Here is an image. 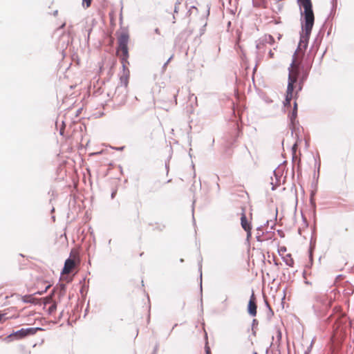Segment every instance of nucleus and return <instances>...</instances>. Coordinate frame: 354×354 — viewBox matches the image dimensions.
I'll list each match as a JSON object with an SVG mask.
<instances>
[{"label": "nucleus", "mask_w": 354, "mask_h": 354, "mask_svg": "<svg viewBox=\"0 0 354 354\" xmlns=\"http://www.w3.org/2000/svg\"><path fill=\"white\" fill-rule=\"evenodd\" d=\"M263 46L264 44L263 43V41H261V38L256 41V48L258 50H260Z\"/></svg>", "instance_id": "nucleus-14"}, {"label": "nucleus", "mask_w": 354, "mask_h": 354, "mask_svg": "<svg viewBox=\"0 0 354 354\" xmlns=\"http://www.w3.org/2000/svg\"><path fill=\"white\" fill-rule=\"evenodd\" d=\"M245 231L247 232V239H249L251 237V230Z\"/></svg>", "instance_id": "nucleus-20"}, {"label": "nucleus", "mask_w": 354, "mask_h": 354, "mask_svg": "<svg viewBox=\"0 0 354 354\" xmlns=\"http://www.w3.org/2000/svg\"><path fill=\"white\" fill-rule=\"evenodd\" d=\"M296 82L295 78H292L291 76L288 78L286 95L293 97L294 84Z\"/></svg>", "instance_id": "nucleus-7"}, {"label": "nucleus", "mask_w": 354, "mask_h": 354, "mask_svg": "<svg viewBox=\"0 0 354 354\" xmlns=\"http://www.w3.org/2000/svg\"><path fill=\"white\" fill-rule=\"evenodd\" d=\"M262 234H263V232L261 234L260 232L258 231V232L257 234V239L258 241H261L260 237H261Z\"/></svg>", "instance_id": "nucleus-23"}, {"label": "nucleus", "mask_w": 354, "mask_h": 354, "mask_svg": "<svg viewBox=\"0 0 354 354\" xmlns=\"http://www.w3.org/2000/svg\"><path fill=\"white\" fill-rule=\"evenodd\" d=\"M300 8L301 32L299 48H306L311 31L315 22V16L313 10L311 0H297Z\"/></svg>", "instance_id": "nucleus-1"}, {"label": "nucleus", "mask_w": 354, "mask_h": 354, "mask_svg": "<svg viewBox=\"0 0 354 354\" xmlns=\"http://www.w3.org/2000/svg\"><path fill=\"white\" fill-rule=\"evenodd\" d=\"M51 298H52V297H51V296L47 297L45 299H46V301H45L44 304H48V303L50 301Z\"/></svg>", "instance_id": "nucleus-21"}, {"label": "nucleus", "mask_w": 354, "mask_h": 354, "mask_svg": "<svg viewBox=\"0 0 354 354\" xmlns=\"http://www.w3.org/2000/svg\"><path fill=\"white\" fill-rule=\"evenodd\" d=\"M254 354H257V352H254Z\"/></svg>", "instance_id": "nucleus-48"}, {"label": "nucleus", "mask_w": 354, "mask_h": 354, "mask_svg": "<svg viewBox=\"0 0 354 354\" xmlns=\"http://www.w3.org/2000/svg\"><path fill=\"white\" fill-rule=\"evenodd\" d=\"M206 354H210L209 351V348H207V349H206Z\"/></svg>", "instance_id": "nucleus-36"}, {"label": "nucleus", "mask_w": 354, "mask_h": 354, "mask_svg": "<svg viewBox=\"0 0 354 354\" xmlns=\"http://www.w3.org/2000/svg\"><path fill=\"white\" fill-rule=\"evenodd\" d=\"M57 308V304L53 302V304L48 308V313L50 314L53 313Z\"/></svg>", "instance_id": "nucleus-16"}, {"label": "nucleus", "mask_w": 354, "mask_h": 354, "mask_svg": "<svg viewBox=\"0 0 354 354\" xmlns=\"http://www.w3.org/2000/svg\"><path fill=\"white\" fill-rule=\"evenodd\" d=\"M154 32L158 34V35H160V30L159 28H156L155 30H154Z\"/></svg>", "instance_id": "nucleus-28"}, {"label": "nucleus", "mask_w": 354, "mask_h": 354, "mask_svg": "<svg viewBox=\"0 0 354 354\" xmlns=\"http://www.w3.org/2000/svg\"><path fill=\"white\" fill-rule=\"evenodd\" d=\"M92 0H82V6L84 8H88L91 4Z\"/></svg>", "instance_id": "nucleus-17"}, {"label": "nucleus", "mask_w": 354, "mask_h": 354, "mask_svg": "<svg viewBox=\"0 0 354 354\" xmlns=\"http://www.w3.org/2000/svg\"><path fill=\"white\" fill-rule=\"evenodd\" d=\"M315 176H317V174H314L313 175V177L315 178Z\"/></svg>", "instance_id": "nucleus-44"}, {"label": "nucleus", "mask_w": 354, "mask_h": 354, "mask_svg": "<svg viewBox=\"0 0 354 354\" xmlns=\"http://www.w3.org/2000/svg\"><path fill=\"white\" fill-rule=\"evenodd\" d=\"M167 64H168V63L167 62L164 64V65L162 66L163 70H165Z\"/></svg>", "instance_id": "nucleus-31"}, {"label": "nucleus", "mask_w": 354, "mask_h": 354, "mask_svg": "<svg viewBox=\"0 0 354 354\" xmlns=\"http://www.w3.org/2000/svg\"><path fill=\"white\" fill-rule=\"evenodd\" d=\"M292 99V97H289L288 95H286L285 101L283 102V104L285 106L290 105V101Z\"/></svg>", "instance_id": "nucleus-15"}, {"label": "nucleus", "mask_w": 354, "mask_h": 354, "mask_svg": "<svg viewBox=\"0 0 354 354\" xmlns=\"http://www.w3.org/2000/svg\"><path fill=\"white\" fill-rule=\"evenodd\" d=\"M315 176H317V174H314L313 175V177L315 178Z\"/></svg>", "instance_id": "nucleus-45"}, {"label": "nucleus", "mask_w": 354, "mask_h": 354, "mask_svg": "<svg viewBox=\"0 0 354 354\" xmlns=\"http://www.w3.org/2000/svg\"><path fill=\"white\" fill-rule=\"evenodd\" d=\"M266 304L267 307L268 308V310H269V312L270 313V314L273 315V312L267 301H266Z\"/></svg>", "instance_id": "nucleus-22"}, {"label": "nucleus", "mask_w": 354, "mask_h": 354, "mask_svg": "<svg viewBox=\"0 0 354 354\" xmlns=\"http://www.w3.org/2000/svg\"><path fill=\"white\" fill-rule=\"evenodd\" d=\"M315 299L317 303H321L323 304L326 301V297L325 295H317L315 297Z\"/></svg>", "instance_id": "nucleus-12"}, {"label": "nucleus", "mask_w": 354, "mask_h": 354, "mask_svg": "<svg viewBox=\"0 0 354 354\" xmlns=\"http://www.w3.org/2000/svg\"><path fill=\"white\" fill-rule=\"evenodd\" d=\"M37 293L39 294V295H41L42 292H38Z\"/></svg>", "instance_id": "nucleus-43"}, {"label": "nucleus", "mask_w": 354, "mask_h": 354, "mask_svg": "<svg viewBox=\"0 0 354 354\" xmlns=\"http://www.w3.org/2000/svg\"><path fill=\"white\" fill-rule=\"evenodd\" d=\"M278 332V337L279 338H281V332L279 330L277 331Z\"/></svg>", "instance_id": "nucleus-34"}, {"label": "nucleus", "mask_w": 354, "mask_h": 354, "mask_svg": "<svg viewBox=\"0 0 354 354\" xmlns=\"http://www.w3.org/2000/svg\"><path fill=\"white\" fill-rule=\"evenodd\" d=\"M254 324H256V319L253 320Z\"/></svg>", "instance_id": "nucleus-46"}, {"label": "nucleus", "mask_w": 354, "mask_h": 354, "mask_svg": "<svg viewBox=\"0 0 354 354\" xmlns=\"http://www.w3.org/2000/svg\"><path fill=\"white\" fill-rule=\"evenodd\" d=\"M64 26H65V23H64V24H63L61 26L60 28H64Z\"/></svg>", "instance_id": "nucleus-38"}, {"label": "nucleus", "mask_w": 354, "mask_h": 354, "mask_svg": "<svg viewBox=\"0 0 354 354\" xmlns=\"http://www.w3.org/2000/svg\"><path fill=\"white\" fill-rule=\"evenodd\" d=\"M286 263L289 266H292V264H293V260L292 259H290L289 261L287 260L286 261Z\"/></svg>", "instance_id": "nucleus-18"}, {"label": "nucleus", "mask_w": 354, "mask_h": 354, "mask_svg": "<svg viewBox=\"0 0 354 354\" xmlns=\"http://www.w3.org/2000/svg\"><path fill=\"white\" fill-rule=\"evenodd\" d=\"M297 147V143L294 144V145L292 146V150L295 151L296 150Z\"/></svg>", "instance_id": "nucleus-29"}, {"label": "nucleus", "mask_w": 354, "mask_h": 354, "mask_svg": "<svg viewBox=\"0 0 354 354\" xmlns=\"http://www.w3.org/2000/svg\"><path fill=\"white\" fill-rule=\"evenodd\" d=\"M129 34L127 32H122L118 37V50L122 51V63L124 69L125 68V62H127V59L129 56L128 53V42H129Z\"/></svg>", "instance_id": "nucleus-2"}, {"label": "nucleus", "mask_w": 354, "mask_h": 354, "mask_svg": "<svg viewBox=\"0 0 354 354\" xmlns=\"http://www.w3.org/2000/svg\"><path fill=\"white\" fill-rule=\"evenodd\" d=\"M319 169H320V163H319L318 166H317V171H318V173L319 172Z\"/></svg>", "instance_id": "nucleus-33"}, {"label": "nucleus", "mask_w": 354, "mask_h": 354, "mask_svg": "<svg viewBox=\"0 0 354 354\" xmlns=\"http://www.w3.org/2000/svg\"><path fill=\"white\" fill-rule=\"evenodd\" d=\"M180 3L178 2H176V5H175V7H174V12L175 13H177L178 12V5Z\"/></svg>", "instance_id": "nucleus-19"}, {"label": "nucleus", "mask_w": 354, "mask_h": 354, "mask_svg": "<svg viewBox=\"0 0 354 354\" xmlns=\"http://www.w3.org/2000/svg\"><path fill=\"white\" fill-rule=\"evenodd\" d=\"M75 267V261L71 258L65 261L64 268L62 271V274H68L72 272Z\"/></svg>", "instance_id": "nucleus-4"}, {"label": "nucleus", "mask_w": 354, "mask_h": 354, "mask_svg": "<svg viewBox=\"0 0 354 354\" xmlns=\"http://www.w3.org/2000/svg\"><path fill=\"white\" fill-rule=\"evenodd\" d=\"M157 351H158V345H156L154 348V350L153 351V353L152 354H156L157 353Z\"/></svg>", "instance_id": "nucleus-27"}, {"label": "nucleus", "mask_w": 354, "mask_h": 354, "mask_svg": "<svg viewBox=\"0 0 354 354\" xmlns=\"http://www.w3.org/2000/svg\"><path fill=\"white\" fill-rule=\"evenodd\" d=\"M257 304L255 303L254 295L252 293V295L250 297L249 303H248V313L251 316H253V317L256 316V315H257Z\"/></svg>", "instance_id": "nucleus-6"}, {"label": "nucleus", "mask_w": 354, "mask_h": 354, "mask_svg": "<svg viewBox=\"0 0 354 354\" xmlns=\"http://www.w3.org/2000/svg\"><path fill=\"white\" fill-rule=\"evenodd\" d=\"M257 231H259V232L261 231V227H257Z\"/></svg>", "instance_id": "nucleus-37"}, {"label": "nucleus", "mask_w": 354, "mask_h": 354, "mask_svg": "<svg viewBox=\"0 0 354 354\" xmlns=\"http://www.w3.org/2000/svg\"><path fill=\"white\" fill-rule=\"evenodd\" d=\"M22 301L27 304H36L37 299L32 295H25L23 297Z\"/></svg>", "instance_id": "nucleus-10"}, {"label": "nucleus", "mask_w": 354, "mask_h": 354, "mask_svg": "<svg viewBox=\"0 0 354 354\" xmlns=\"http://www.w3.org/2000/svg\"><path fill=\"white\" fill-rule=\"evenodd\" d=\"M57 13H58V11H57V10H55V11H54L53 15H54L55 16H56V15H57Z\"/></svg>", "instance_id": "nucleus-35"}, {"label": "nucleus", "mask_w": 354, "mask_h": 354, "mask_svg": "<svg viewBox=\"0 0 354 354\" xmlns=\"http://www.w3.org/2000/svg\"><path fill=\"white\" fill-rule=\"evenodd\" d=\"M201 268H202V265H201V262H200V263H199V270H200V272H201V274H200L201 278H202V271H201Z\"/></svg>", "instance_id": "nucleus-26"}, {"label": "nucleus", "mask_w": 354, "mask_h": 354, "mask_svg": "<svg viewBox=\"0 0 354 354\" xmlns=\"http://www.w3.org/2000/svg\"><path fill=\"white\" fill-rule=\"evenodd\" d=\"M37 329L41 330V328H21V329L17 330V332H15L13 335H15V336L19 337V338H22V337H26L27 335L34 334L35 333L36 330H37Z\"/></svg>", "instance_id": "nucleus-5"}, {"label": "nucleus", "mask_w": 354, "mask_h": 354, "mask_svg": "<svg viewBox=\"0 0 354 354\" xmlns=\"http://www.w3.org/2000/svg\"><path fill=\"white\" fill-rule=\"evenodd\" d=\"M2 317H3V315L0 314V321L1 320Z\"/></svg>", "instance_id": "nucleus-40"}, {"label": "nucleus", "mask_w": 354, "mask_h": 354, "mask_svg": "<svg viewBox=\"0 0 354 354\" xmlns=\"http://www.w3.org/2000/svg\"><path fill=\"white\" fill-rule=\"evenodd\" d=\"M127 80H125L124 85V86L121 85L120 86H118L116 88V91H115V93L117 92L125 93L127 91Z\"/></svg>", "instance_id": "nucleus-13"}, {"label": "nucleus", "mask_w": 354, "mask_h": 354, "mask_svg": "<svg viewBox=\"0 0 354 354\" xmlns=\"http://www.w3.org/2000/svg\"><path fill=\"white\" fill-rule=\"evenodd\" d=\"M241 225L244 230H248L252 229L250 223L247 220L246 216L244 212H243L241 214Z\"/></svg>", "instance_id": "nucleus-8"}, {"label": "nucleus", "mask_w": 354, "mask_h": 354, "mask_svg": "<svg viewBox=\"0 0 354 354\" xmlns=\"http://www.w3.org/2000/svg\"><path fill=\"white\" fill-rule=\"evenodd\" d=\"M172 57H173V56H171V57L167 59V63H169V62L171 60Z\"/></svg>", "instance_id": "nucleus-32"}, {"label": "nucleus", "mask_w": 354, "mask_h": 354, "mask_svg": "<svg viewBox=\"0 0 354 354\" xmlns=\"http://www.w3.org/2000/svg\"><path fill=\"white\" fill-rule=\"evenodd\" d=\"M297 116V111H292L289 115L288 118L290 122V128L292 129V133L295 129V120Z\"/></svg>", "instance_id": "nucleus-9"}, {"label": "nucleus", "mask_w": 354, "mask_h": 354, "mask_svg": "<svg viewBox=\"0 0 354 354\" xmlns=\"http://www.w3.org/2000/svg\"><path fill=\"white\" fill-rule=\"evenodd\" d=\"M124 146H122V147H115V148H114V149H115V150H118V151H122V150H123V149H124Z\"/></svg>", "instance_id": "nucleus-25"}, {"label": "nucleus", "mask_w": 354, "mask_h": 354, "mask_svg": "<svg viewBox=\"0 0 354 354\" xmlns=\"http://www.w3.org/2000/svg\"><path fill=\"white\" fill-rule=\"evenodd\" d=\"M292 111H297V104L296 102H295V103H294V107H293V110Z\"/></svg>", "instance_id": "nucleus-24"}, {"label": "nucleus", "mask_w": 354, "mask_h": 354, "mask_svg": "<svg viewBox=\"0 0 354 354\" xmlns=\"http://www.w3.org/2000/svg\"><path fill=\"white\" fill-rule=\"evenodd\" d=\"M49 287H50V286H47V287L46 288L45 291H46V290H47V289H48Z\"/></svg>", "instance_id": "nucleus-41"}, {"label": "nucleus", "mask_w": 354, "mask_h": 354, "mask_svg": "<svg viewBox=\"0 0 354 354\" xmlns=\"http://www.w3.org/2000/svg\"><path fill=\"white\" fill-rule=\"evenodd\" d=\"M288 78L291 76L292 78H295V82H297L299 74V68L298 64H296L295 58L288 68Z\"/></svg>", "instance_id": "nucleus-3"}, {"label": "nucleus", "mask_w": 354, "mask_h": 354, "mask_svg": "<svg viewBox=\"0 0 354 354\" xmlns=\"http://www.w3.org/2000/svg\"><path fill=\"white\" fill-rule=\"evenodd\" d=\"M261 41H263V43L264 44V45L266 44H272L273 42H274V38L271 36V35H264L263 37H262L261 38Z\"/></svg>", "instance_id": "nucleus-11"}, {"label": "nucleus", "mask_w": 354, "mask_h": 354, "mask_svg": "<svg viewBox=\"0 0 354 354\" xmlns=\"http://www.w3.org/2000/svg\"><path fill=\"white\" fill-rule=\"evenodd\" d=\"M114 195H115V193H114V192H113V193L111 194V197H112V198H113V197H114Z\"/></svg>", "instance_id": "nucleus-39"}, {"label": "nucleus", "mask_w": 354, "mask_h": 354, "mask_svg": "<svg viewBox=\"0 0 354 354\" xmlns=\"http://www.w3.org/2000/svg\"><path fill=\"white\" fill-rule=\"evenodd\" d=\"M269 55H270V57H273V56H274V53L272 52L271 50L269 52Z\"/></svg>", "instance_id": "nucleus-30"}, {"label": "nucleus", "mask_w": 354, "mask_h": 354, "mask_svg": "<svg viewBox=\"0 0 354 354\" xmlns=\"http://www.w3.org/2000/svg\"><path fill=\"white\" fill-rule=\"evenodd\" d=\"M254 324H256V319L253 320Z\"/></svg>", "instance_id": "nucleus-47"}, {"label": "nucleus", "mask_w": 354, "mask_h": 354, "mask_svg": "<svg viewBox=\"0 0 354 354\" xmlns=\"http://www.w3.org/2000/svg\"><path fill=\"white\" fill-rule=\"evenodd\" d=\"M180 262H183V261H184L183 259H180Z\"/></svg>", "instance_id": "nucleus-42"}]
</instances>
